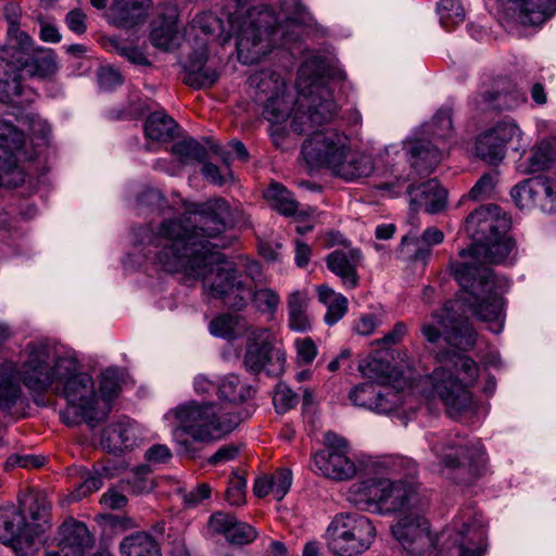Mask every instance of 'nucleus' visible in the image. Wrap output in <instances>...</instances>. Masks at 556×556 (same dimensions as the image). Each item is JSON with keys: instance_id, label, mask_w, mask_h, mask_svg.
I'll return each mask as SVG.
<instances>
[{"instance_id": "obj_51", "label": "nucleus", "mask_w": 556, "mask_h": 556, "mask_svg": "<svg viewBox=\"0 0 556 556\" xmlns=\"http://www.w3.org/2000/svg\"><path fill=\"white\" fill-rule=\"evenodd\" d=\"M256 536L257 532L252 526L235 519L226 540L232 544L244 545L253 542Z\"/></svg>"}, {"instance_id": "obj_36", "label": "nucleus", "mask_w": 556, "mask_h": 556, "mask_svg": "<svg viewBox=\"0 0 556 556\" xmlns=\"http://www.w3.org/2000/svg\"><path fill=\"white\" fill-rule=\"evenodd\" d=\"M151 43L161 50L170 51L179 47L181 34L177 26L175 12L168 16H162L150 34Z\"/></svg>"}, {"instance_id": "obj_4", "label": "nucleus", "mask_w": 556, "mask_h": 556, "mask_svg": "<svg viewBox=\"0 0 556 556\" xmlns=\"http://www.w3.org/2000/svg\"><path fill=\"white\" fill-rule=\"evenodd\" d=\"M173 414L179 426L173 431L180 452L194 458L200 448L199 443H210L224 438L235 430L240 416L217 403H199L190 401L178 405Z\"/></svg>"}, {"instance_id": "obj_61", "label": "nucleus", "mask_w": 556, "mask_h": 556, "mask_svg": "<svg viewBox=\"0 0 556 556\" xmlns=\"http://www.w3.org/2000/svg\"><path fill=\"white\" fill-rule=\"evenodd\" d=\"M173 454L167 445L155 444L146 451L144 457L151 464H165Z\"/></svg>"}, {"instance_id": "obj_49", "label": "nucleus", "mask_w": 556, "mask_h": 556, "mask_svg": "<svg viewBox=\"0 0 556 556\" xmlns=\"http://www.w3.org/2000/svg\"><path fill=\"white\" fill-rule=\"evenodd\" d=\"M121 391V377L117 369L109 368L106 369L101 377L100 381V392L103 401V405H109V402L117 396Z\"/></svg>"}, {"instance_id": "obj_35", "label": "nucleus", "mask_w": 556, "mask_h": 556, "mask_svg": "<svg viewBox=\"0 0 556 556\" xmlns=\"http://www.w3.org/2000/svg\"><path fill=\"white\" fill-rule=\"evenodd\" d=\"M20 511L26 517V527H37V544L49 523L50 504L43 495L29 494L21 501Z\"/></svg>"}, {"instance_id": "obj_60", "label": "nucleus", "mask_w": 556, "mask_h": 556, "mask_svg": "<svg viewBox=\"0 0 556 556\" xmlns=\"http://www.w3.org/2000/svg\"><path fill=\"white\" fill-rule=\"evenodd\" d=\"M98 83L103 90H111L123 83V77L115 68L105 66L98 73Z\"/></svg>"}, {"instance_id": "obj_24", "label": "nucleus", "mask_w": 556, "mask_h": 556, "mask_svg": "<svg viewBox=\"0 0 556 556\" xmlns=\"http://www.w3.org/2000/svg\"><path fill=\"white\" fill-rule=\"evenodd\" d=\"M359 249H337L326 257L327 268L336 275L345 290H354L359 286L358 267L363 262Z\"/></svg>"}, {"instance_id": "obj_56", "label": "nucleus", "mask_w": 556, "mask_h": 556, "mask_svg": "<svg viewBox=\"0 0 556 556\" xmlns=\"http://www.w3.org/2000/svg\"><path fill=\"white\" fill-rule=\"evenodd\" d=\"M247 480L244 477L233 475L226 491V498L232 506L242 505L245 502Z\"/></svg>"}, {"instance_id": "obj_16", "label": "nucleus", "mask_w": 556, "mask_h": 556, "mask_svg": "<svg viewBox=\"0 0 556 556\" xmlns=\"http://www.w3.org/2000/svg\"><path fill=\"white\" fill-rule=\"evenodd\" d=\"M38 528L26 527V517L14 506L0 507V542L18 556H27L37 546Z\"/></svg>"}, {"instance_id": "obj_53", "label": "nucleus", "mask_w": 556, "mask_h": 556, "mask_svg": "<svg viewBox=\"0 0 556 556\" xmlns=\"http://www.w3.org/2000/svg\"><path fill=\"white\" fill-rule=\"evenodd\" d=\"M274 405L278 413L282 414L298 404V395L287 384L279 383L274 394Z\"/></svg>"}, {"instance_id": "obj_42", "label": "nucleus", "mask_w": 556, "mask_h": 556, "mask_svg": "<svg viewBox=\"0 0 556 556\" xmlns=\"http://www.w3.org/2000/svg\"><path fill=\"white\" fill-rule=\"evenodd\" d=\"M249 291L248 300H251L255 309L273 318L281 303L279 293L271 288H256L250 283Z\"/></svg>"}, {"instance_id": "obj_45", "label": "nucleus", "mask_w": 556, "mask_h": 556, "mask_svg": "<svg viewBox=\"0 0 556 556\" xmlns=\"http://www.w3.org/2000/svg\"><path fill=\"white\" fill-rule=\"evenodd\" d=\"M359 371L376 383L386 384L391 378L392 368L388 361L370 357L366 364L359 365Z\"/></svg>"}, {"instance_id": "obj_48", "label": "nucleus", "mask_w": 556, "mask_h": 556, "mask_svg": "<svg viewBox=\"0 0 556 556\" xmlns=\"http://www.w3.org/2000/svg\"><path fill=\"white\" fill-rule=\"evenodd\" d=\"M238 324V316L231 314H223L211 321L210 331L215 337L232 340L237 337Z\"/></svg>"}, {"instance_id": "obj_8", "label": "nucleus", "mask_w": 556, "mask_h": 556, "mask_svg": "<svg viewBox=\"0 0 556 556\" xmlns=\"http://www.w3.org/2000/svg\"><path fill=\"white\" fill-rule=\"evenodd\" d=\"M451 268L462 288L460 301L472 314L485 321H500L504 301L497 292L493 271L468 264H451Z\"/></svg>"}, {"instance_id": "obj_17", "label": "nucleus", "mask_w": 556, "mask_h": 556, "mask_svg": "<svg viewBox=\"0 0 556 556\" xmlns=\"http://www.w3.org/2000/svg\"><path fill=\"white\" fill-rule=\"evenodd\" d=\"M515 241L505 235L494 236L483 243H472L468 249H463L459 256L463 262L452 264H468L470 267L488 268L486 264H513L516 258Z\"/></svg>"}, {"instance_id": "obj_3", "label": "nucleus", "mask_w": 556, "mask_h": 556, "mask_svg": "<svg viewBox=\"0 0 556 556\" xmlns=\"http://www.w3.org/2000/svg\"><path fill=\"white\" fill-rule=\"evenodd\" d=\"M74 369V355L60 350L49 342H29L23 353L20 366L12 361L0 364V409H10L22 399L20 382L36 395L53 391L61 378Z\"/></svg>"}, {"instance_id": "obj_38", "label": "nucleus", "mask_w": 556, "mask_h": 556, "mask_svg": "<svg viewBox=\"0 0 556 556\" xmlns=\"http://www.w3.org/2000/svg\"><path fill=\"white\" fill-rule=\"evenodd\" d=\"M119 551L123 556H162L157 542L146 532L124 538Z\"/></svg>"}, {"instance_id": "obj_29", "label": "nucleus", "mask_w": 556, "mask_h": 556, "mask_svg": "<svg viewBox=\"0 0 556 556\" xmlns=\"http://www.w3.org/2000/svg\"><path fill=\"white\" fill-rule=\"evenodd\" d=\"M28 65L25 64L21 68L5 70L0 64L7 78L0 79V102L12 105L14 108H24L34 102L36 93L31 88L22 85V73Z\"/></svg>"}, {"instance_id": "obj_22", "label": "nucleus", "mask_w": 556, "mask_h": 556, "mask_svg": "<svg viewBox=\"0 0 556 556\" xmlns=\"http://www.w3.org/2000/svg\"><path fill=\"white\" fill-rule=\"evenodd\" d=\"M92 536L84 522L66 519L59 528V542L45 556H85L92 546Z\"/></svg>"}, {"instance_id": "obj_34", "label": "nucleus", "mask_w": 556, "mask_h": 556, "mask_svg": "<svg viewBox=\"0 0 556 556\" xmlns=\"http://www.w3.org/2000/svg\"><path fill=\"white\" fill-rule=\"evenodd\" d=\"M308 294L303 290H294L287 298L288 326L295 332H306L312 328L308 314Z\"/></svg>"}, {"instance_id": "obj_57", "label": "nucleus", "mask_w": 556, "mask_h": 556, "mask_svg": "<svg viewBox=\"0 0 556 556\" xmlns=\"http://www.w3.org/2000/svg\"><path fill=\"white\" fill-rule=\"evenodd\" d=\"M273 495L277 501H281L292 484V473L289 469H281L270 477Z\"/></svg>"}, {"instance_id": "obj_63", "label": "nucleus", "mask_w": 556, "mask_h": 556, "mask_svg": "<svg viewBox=\"0 0 556 556\" xmlns=\"http://www.w3.org/2000/svg\"><path fill=\"white\" fill-rule=\"evenodd\" d=\"M211 495V486L207 483H200L194 489L184 494V501L189 506H197Z\"/></svg>"}, {"instance_id": "obj_39", "label": "nucleus", "mask_w": 556, "mask_h": 556, "mask_svg": "<svg viewBox=\"0 0 556 556\" xmlns=\"http://www.w3.org/2000/svg\"><path fill=\"white\" fill-rule=\"evenodd\" d=\"M177 123L163 112L150 114L144 124L146 136L156 141H168L175 137Z\"/></svg>"}, {"instance_id": "obj_14", "label": "nucleus", "mask_w": 556, "mask_h": 556, "mask_svg": "<svg viewBox=\"0 0 556 556\" xmlns=\"http://www.w3.org/2000/svg\"><path fill=\"white\" fill-rule=\"evenodd\" d=\"M442 542L482 556L486 549V529L481 515L467 508L453 521L452 527L443 530Z\"/></svg>"}, {"instance_id": "obj_6", "label": "nucleus", "mask_w": 556, "mask_h": 556, "mask_svg": "<svg viewBox=\"0 0 556 556\" xmlns=\"http://www.w3.org/2000/svg\"><path fill=\"white\" fill-rule=\"evenodd\" d=\"M448 364L435 368L430 375L432 394L439 397L452 418H458L472 406V395L468 384L479 376L478 364L468 356L453 355Z\"/></svg>"}, {"instance_id": "obj_28", "label": "nucleus", "mask_w": 556, "mask_h": 556, "mask_svg": "<svg viewBox=\"0 0 556 556\" xmlns=\"http://www.w3.org/2000/svg\"><path fill=\"white\" fill-rule=\"evenodd\" d=\"M137 440L136 422L128 417H123L103 429L100 443L106 452L117 454L132 448Z\"/></svg>"}, {"instance_id": "obj_1", "label": "nucleus", "mask_w": 556, "mask_h": 556, "mask_svg": "<svg viewBox=\"0 0 556 556\" xmlns=\"http://www.w3.org/2000/svg\"><path fill=\"white\" fill-rule=\"evenodd\" d=\"M185 208V214L164 219L156 228H141L138 237L150 247L149 253L163 270L184 271L188 278L201 279L211 296L233 309H242L248 303L249 283L217 251L224 245L211 242L231 222L228 202L217 198L186 203Z\"/></svg>"}, {"instance_id": "obj_37", "label": "nucleus", "mask_w": 556, "mask_h": 556, "mask_svg": "<svg viewBox=\"0 0 556 556\" xmlns=\"http://www.w3.org/2000/svg\"><path fill=\"white\" fill-rule=\"evenodd\" d=\"M316 291L319 302L327 306L325 323L329 326L337 324L348 312L346 296L327 285L317 286Z\"/></svg>"}, {"instance_id": "obj_46", "label": "nucleus", "mask_w": 556, "mask_h": 556, "mask_svg": "<svg viewBox=\"0 0 556 556\" xmlns=\"http://www.w3.org/2000/svg\"><path fill=\"white\" fill-rule=\"evenodd\" d=\"M31 52L33 47L29 51L28 65L24 68V72L35 74L40 77H48L55 73L58 66L51 51L43 52L38 56H33Z\"/></svg>"}, {"instance_id": "obj_58", "label": "nucleus", "mask_w": 556, "mask_h": 556, "mask_svg": "<svg viewBox=\"0 0 556 556\" xmlns=\"http://www.w3.org/2000/svg\"><path fill=\"white\" fill-rule=\"evenodd\" d=\"M239 451L240 447L237 444H224L207 458V464L212 466L225 465L231 460H235L239 455Z\"/></svg>"}, {"instance_id": "obj_7", "label": "nucleus", "mask_w": 556, "mask_h": 556, "mask_svg": "<svg viewBox=\"0 0 556 556\" xmlns=\"http://www.w3.org/2000/svg\"><path fill=\"white\" fill-rule=\"evenodd\" d=\"M67 401L65 409L60 412L62 421L68 426L86 422L96 427L109 415V406H100L92 378L78 370V361L74 356V369L61 378L52 391Z\"/></svg>"}, {"instance_id": "obj_2", "label": "nucleus", "mask_w": 556, "mask_h": 556, "mask_svg": "<svg viewBox=\"0 0 556 556\" xmlns=\"http://www.w3.org/2000/svg\"><path fill=\"white\" fill-rule=\"evenodd\" d=\"M300 98L292 116L291 128L298 134H309L302 144V155L312 168L326 167L346 181L369 176L374 164L367 155L350 153L349 138L334 129L319 131L339 113L330 86V68L326 59L313 55L299 68Z\"/></svg>"}, {"instance_id": "obj_47", "label": "nucleus", "mask_w": 556, "mask_h": 556, "mask_svg": "<svg viewBox=\"0 0 556 556\" xmlns=\"http://www.w3.org/2000/svg\"><path fill=\"white\" fill-rule=\"evenodd\" d=\"M426 127L435 140L450 137L453 128L451 110L447 108L440 109Z\"/></svg>"}, {"instance_id": "obj_62", "label": "nucleus", "mask_w": 556, "mask_h": 556, "mask_svg": "<svg viewBox=\"0 0 556 556\" xmlns=\"http://www.w3.org/2000/svg\"><path fill=\"white\" fill-rule=\"evenodd\" d=\"M193 390L198 395H211L214 392L218 393V382L212 380L206 375L199 374L193 379Z\"/></svg>"}, {"instance_id": "obj_25", "label": "nucleus", "mask_w": 556, "mask_h": 556, "mask_svg": "<svg viewBox=\"0 0 556 556\" xmlns=\"http://www.w3.org/2000/svg\"><path fill=\"white\" fill-rule=\"evenodd\" d=\"M388 479L367 478L353 483L348 493V500L358 509L382 514Z\"/></svg>"}, {"instance_id": "obj_41", "label": "nucleus", "mask_w": 556, "mask_h": 556, "mask_svg": "<svg viewBox=\"0 0 556 556\" xmlns=\"http://www.w3.org/2000/svg\"><path fill=\"white\" fill-rule=\"evenodd\" d=\"M264 198L274 210L282 215H294L298 210V202L281 184H270L264 192Z\"/></svg>"}, {"instance_id": "obj_40", "label": "nucleus", "mask_w": 556, "mask_h": 556, "mask_svg": "<svg viewBox=\"0 0 556 556\" xmlns=\"http://www.w3.org/2000/svg\"><path fill=\"white\" fill-rule=\"evenodd\" d=\"M251 386L243 383L236 375H228L218 382V396L231 404H238L253 396Z\"/></svg>"}, {"instance_id": "obj_20", "label": "nucleus", "mask_w": 556, "mask_h": 556, "mask_svg": "<svg viewBox=\"0 0 556 556\" xmlns=\"http://www.w3.org/2000/svg\"><path fill=\"white\" fill-rule=\"evenodd\" d=\"M518 135L519 128L514 122H500L477 138V155L489 164H497L505 157L507 143Z\"/></svg>"}, {"instance_id": "obj_31", "label": "nucleus", "mask_w": 556, "mask_h": 556, "mask_svg": "<svg viewBox=\"0 0 556 556\" xmlns=\"http://www.w3.org/2000/svg\"><path fill=\"white\" fill-rule=\"evenodd\" d=\"M407 193L413 210L424 208L429 214H435L446 205V190L435 179H430L418 186L410 185L407 188Z\"/></svg>"}, {"instance_id": "obj_43", "label": "nucleus", "mask_w": 556, "mask_h": 556, "mask_svg": "<svg viewBox=\"0 0 556 556\" xmlns=\"http://www.w3.org/2000/svg\"><path fill=\"white\" fill-rule=\"evenodd\" d=\"M437 11L440 23L446 30L465 21V10L458 0H440Z\"/></svg>"}, {"instance_id": "obj_59", "label": "nucleus", "mask_w": 556, "mask_h": 556, "mask_svg": "<svg viewBox=\"0 0 556 556\" xmlns=\"http://www.w3.org/2000/svg\"><path fill=\"white\" fill-rule=\"evenodd\" d=\"M298 358L305 363L311 364L317 355V346L309 337L298 338L294 341Z\"/></svg>"}, {"instance_id": "obj_54", "label": "nucleus", "mask_w": 556, "mask_h": 556, "mask_svg": "<svg viewBox=\"0 0 556 556\" xmlns=\"http://www.w3.org/2000/svg\"><path fill=\"white\" fill-rule=\"evenodd\" d=\"M418 236L408 233L402 238V245L407 249L415 261L427 262L431 255L432 247L418 242Z\"/></svg>"}, {"instance_id": "obj_44", "label": "nucleus", "mask_w": 556, "mask_h": 556, "mask_svg": "<svg viewBox=\"0 0 556 556\" xmlns=\"http://www.w3.org/2000/svg\"><path fill=\"white\" fill-rule=\"evenodd\" d=\"M172 152L181 162H203L207 156L206 149L193 138L184 139L172 147Z\"/></svg>"}, {"instance_id": "obj_9", "label": "nucleus", "mask_w": 556, "mask_h": 556, "mask_svg": "<svg viewBox=\"0 0 556 556\" xmlns=\"http://www.w3.org/2000/svg\"><path fill=\"white\" fill-rule=\"evenodd\" d=\"M372 521L356 513L334 516L327 528L326 540L330 552L338 556H358L370 548L376 539Z\"/></svg>"}, {"instance_id": "obj_11", "label": "nucleus", "mask_w": 556, "mask_h": 556, "mask_svg": "<svg viewBox=\"0 0 556 556\" xmlns=\"http://www.w3.org/2000/svg\"><path fill=\"white\" fill-rule=\"evenodd\" d=\"M349 399L353 405L377 414L391 415L406 424L414 415L417 405L416 399H403V395L391 389H378L374 382H364L354 387L349 392Z\"/></svg>"}, {"instance_id": "obj_19", "label": "nucleus", "mask_w": 556, "mask_h": 556, "mask_svg": "<svg viewBox=\"0 0 556 556\" xmlns=\"http://www.w3.org/2000/svg\"><path fill=\"white\" fill-rule=\"evenodd\" d=\"M510 222L497 205L481 206L468 215L465 222L466 232L472 238V243H483L494 236L505 235Z\"/></svg>"}, {"instance_id": "obj_5", "label": "nucleus", "mask_w": 556, "mask_h": 556, "mask_svg": "<svg viewBox=\"0 0 556 556\" xmlns=\"http://www.w3.org/2000/svg\"><path fill=\"white\" fill-rule=\"evenodd\" d=\"M427 441L439 459V471L457 484H471L485 470V450L478 439L459 434L429 433Z\"/></svg>"}, {"instance_id": "obj_21", "label": "nucleus", "mask_w": 556, "mask_h": 556, "mask_svg": "<svg viewBox=\"0 0 556 556\" xmlns=\"http://www.w3.org/2000/svg\"><path fill=\"white\" fill-rule=\"evenodd\" d=\"M511 197L520 208L531 204L545 213L556 212V179L544 178L517 185Z\"/></svg>"}, {"instance_id": "obj_33", "label": "nucleus", "mask_w": 556, "mask_h": 556, "mask_svg": "<svg viewBox=\"0 0 556 556\" xmlns=\"http://www.w3.org/2000/svg\"><path fill=\"white\" fill-rule=\"evenodd\" d=\"M152 4V0H114L112 17L119 27H132L147 18Z\"/></svg>"}, {"instance_id": "obj_18", "label": "nucleus", "mask_w": 556, "mask_h": 556, "mask_svg": "<svg viewBox=\"0 0 556 556\" xmlns=\"http://www.w3.org/2000/svg\"><path fill=\"white\" fill-rule=\"evenodd\" d=\"M8 42L0 48V64L10 71L21 68L29 60L31 38L20 29L21 8L14 2L4 7Z\"/></svg>"}, {"instance_id": "obj_13", "label": "nucleus", "mask_w": 556, "mask_h": 556, "mask_svg": "<svg viewBox=\"0 0 556 556\" xmlns=\"http://www.w3.org/2000/svg\"><path fill=\"white\" fill-rule=\"evenodd\" d=\"M276 336L267 328H258L247 338L243 365L254 375L265 371L278 376L283 371L286 355L277 346Z\"/></svg>"}, {"instance_id": "obj_32", "label": "nucleus", "mask_w": 556, "mask_h": 556, "mask_svg": "<svg viewBox=\"0 0 556 556\" xmlns=\"http://www.w3.org/2000/svg\"><path fill=\"white\" fill-rule=\"evenodd\" d=\"M405 150L417 175H429L443 157L442 149L425 139H416L406 144Z\"/></svg>"}, {"instance_id": "obj_10", "label": "nucleus", "mask_w": 556, "mask_h": 556, "mask_svg": "<svg viewBox=\"0 0 556 556\" xmlns=\"http://www.w3.org/2000/svg\"><path fill=\"white\" fill-rule=\"evenodd\" d=\"M459 301H447L443 307L431 314L430 320L420 325V332L430 343H437L441 337L452 346L463 351L471 350L477 333L468 319L458 314Z\"/></svg>"}, {"instance_id": "obj_30", "label": "nucleus", "mask_w": 556, "mask_h": 556, "mask_svg": "<svg viewBox=\"0 0 556 556\" xmlns=\"http://www.w3.org/2000/svg\"><path fill=\"white\" fill-rule=\"evenodd\" d=\"M24 134L14 125L0 122V186L5 184L4 176L17 169L15 152L24 146Z\"/></svg>"}, {"instance_id": "obj_55", "label": "nucleus", "mask_w": 556, "mask_h": 556, "mask_svg": "<svg viewBox=\"0 0 556 556\" xmlns=\"http://www.w3.org/2000/svg\"><path fill=\"white\" fill-rule=\"evenodd\" d=\"M235 519L236 517L231 514L216 511L211 515L207 528L213 534H222L227 539Z\"/></svg>"}, {"instance_id": "obj_23", "label": "nucleus", "mask_w": 556, "mask_h": 556, "mask_svg": "<svg viewBox=\"0 0 556 556\" xmlns=\"http://www.w3.org/2000/svg\"><path fill=\"white\" fill-rule=\"evenodd\" d=\"M382 515L391 513H410L421 510L426 505L418 486L413 481L388 479Z\"/></svg>"}, {"instance_id": "obj_52", "label": "nucleus", "mask_w": 556, "mask_h": 556, "mask_svg": "<svg viewBox=\"0 0 556 556\" xmlns=\"http://www.w3.org/2000/svg\"><path fill=\"white\" fill-rule=\"evenodd\" d=\"M553 160V148L547 142L540 143L529 159V169L532 173L544 170Z\"/></svg>"}, {"instance_id": "obj_26", "label": "nucleus", "mask_w": 556, "mask_h": 556, "mask_svg": "<svg viewBox=\"0 0 556 556\" xmlns=\"http://www.w3.org/2000/svg\"><path fill=\"white\" fill-rule=\"evenodd\" d=\"M208 52L205 45L189 54L185 63L184 83L194 89L207 88L219 78L215 67L207 64Z\"/></svg>"}, {"instance_id": "obj_12", "label": "nucleus", "mask_w": 556, "mask_h": 556, "mask_svg": "<svg viewBox=\"0 0 556 556\" xmlns=\"http://www.w3.org/2000/svg\"><path fill=\"white\" fill-rule=\"evenodd\" d=\"M251 84L255 86L257 98L264 101L263 116L273 125H281L290 116L292 105L294 111L298 108L300 90L298 88V98L294 101L291 94L286 92L285 80L275 72H261L250 77ZM299 77L296 78V83ZM295 112H293L294 114Z\"/></svg>"}, {"instance_id": "obj_50", "label": "nucleus", "mask_w": 556, "mask_h": 556, "mask_svg": "<svg viewBox=\"0 0 556 556\" xmlns=\"http://www.w3.org/2000/svg\"><path fill=\"white\" fill-rule=\"evenodd\" d=\"M150 473L151 469L148 465H140L131 470L127 483L134 493H148L154 489V482L150 478Z\"/></svg>"}, {"instance_id": "obj_15", "label": "nucleus", "mask_w": 556, "mask_h": 556, "mask_svg": "<svg viewBox=\"0 0 556 556\" xmlns=\"http://www.w3.org/2000/svg\"><path fill=\"white\" fill-rule=\"evenodd\" d=\"M420 510L403 516L391 527L393 538L401 544L407 556H430L434 538L428 520Z\"/></svg>"}, {"instance_id": "obj_64", "label": "nucleus", "mask_w": 556, "mask_h": 556, "mask_svg": "<svg viewBox=\"0 0 556 556\" xmlns=\"http://www.w3.org/2000/svg\"><path fill=\"white\" fill-rule=\"evenodd\" d=\"M380 325L379 318L374 314L362 315L354 325V330L361 336L371 334Z\"/></svg>"}, {"instance_id": "obj_27", "label": "nucleus", "mask_w": 556, "mask_h": 556, "mask_svg": "<svg viewBox=\"0 0 556 556\" xmlns=\"http://www.w3.org/2000/svg\"><path fill=\"white\" fill-rule=\"evenodd\" d=\"M314 466L327 478L348 480L356 473L355 463L345 451L325 448L313 456Z\"/></svg>"}]
</instances>
